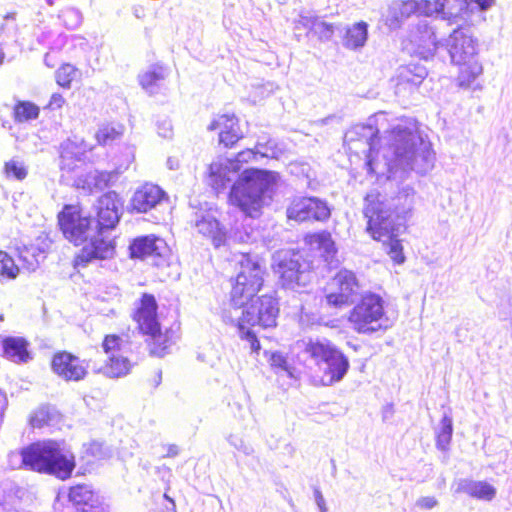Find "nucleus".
<instances>
[{
  "instance_id": "61",
  "label": "nucleus",
  "mask_w": 512,
  "mask_h": 512,
  "mask_svg": "<svg viewBox=\"0 0 512 512\" xmlns=\"http://www.w3.org/2000/svg\"><path fill=\"white\" fill-rule=\"evenodd\" d=\"M168 167L171 170H175L179 168V162L177 159L169 158L167 161Z\"/></svg>"
},
{
  "instance_id": "41",
  "label": "nucleus",
  "mask_w": 512,
  "mask_h": 512,
  "mask_svg": "<svg viewBox=\"0 0 512 512\" xmlns=\"http://www.w3.org/2000/svg\"><path fill=\"white\" fill-rule=\"evenodd\" d=\"M382 233L384 234L380 237L379 240H382L383 237H387V242L385 243L387 254L390 256L394 263H404L405 256L403 253V246L401 241L392 235V225L390 226L388 233H385L384 230H382Z\"/></svg>"
},
{
  "instance_id": "44",
  "label": "nucleus",
  "mask_w": 512,
  "mask_h": 512,
  "mask_svg": "<svg viewBox=\"0 0 512 512\" xmlns=\"http://www.w3.org/2000/svg\"><path fill=\"white\" fill-rule=\"evenodd\" d=\"M17 121L24 122L36 119L39 115V107L32 102H19L14 108Z\"/></svg>"
},
{
  "instance_id": "6",
  "label": "nucleus",
  "mask_w": 512,
  "mask_h": 512,
  "mask_svg": "<svg viewBox=\"0 0 512 512\" xmlns=\"http://www.w3.org/2000/svg\"><path fill=\"white\" fill-rule=\"evenodd\" d=\"M348 322L357 333L371 335L390 329L394 319L386 311L385 301L381 296L367 293L350 311Z\"/></svg>"
},
{
  "instance_id": "39",
  "label": "nucleus",
  "mask_w": 512,
  "mask_h": 512,
  "mask_svg": "<svg viewBox=\"0 0 512 512\" xmlns=\"http://www.w3.org/2000/svg\"><path fill=\"white\" fill-rule=\"evenodd\" d=\"M8 465L12 469L27 468L33 471V450L32 444L8 454Z\"/></svg>"
},
{
  "instance_id": "33",
  "label": "nucleus",
  "mask_w": 512,
  "mask_h": 512,
  "mask_svg": "<svg viewBox=\"0 0 512 512\" xmlns=\"http://www.w3.org/2000/svg\"><path fill=\"white\" fill-rule=\"evenodd\" d=\"M47 248L48 244L45 241L41 244L25 245L19 248V259L27 270L35 271L45 259Z\"/></svg>"
},
{
  "instance_id": "51",
  "label": "nucleus",
  "mask_w": 512,
  "mask_h": 512,
  "mask_svg": "<svg viewBox=\"0 0 512 512\" xmlns=\"http://www.w3.org/2000/svg\"><path fill=\"white\" fill-rule=\"evenodd\" d=\"M258 155L257 149H246L237 154L235 159H230L234 161L237 166L240 167L243 163H248L255 159Z\"/></svg>"
},
{
  "instance_id": "23",
  "label": "nucleus",
  "mask_w": 512,
  "mask_h": 512,
  "mask_svg": "<svg viewBox=\"0 0 512 512\" xmlns=\"http://www.w3.org/2000/svg\"><path fill=\"white\" fill-rule=\"evenodd\" d=\"M167 199V195L158 185L146 183L133 194L130 205L139 213H146Z\"/></svg>"
},
{
  "instance_id": "19",
  "label": "nucleus",
  "mask_w": 512,
  "mask_h": 512,
  "mask_svg": "<svg viewBox=\"0 0 512 512\" xmlns=\"http://www.w3.org/2000/svg\"><path fill=\"white\" fill-rule=\"evenodd\" d=\"M91 146L82 138L74 136L60 145V169L67 173L73 172L78 163H82Z\"/></svg>"
},
{
  "instance_id": "45",
  "label": "nucleus",
  "mask_w": 512,
  "mask_h": 512,
  "mask_svg": "<svg viewBox=\"0 0 512 512\" xmlns=\"http://www.w3.org/2000/svg\"><path fill=\"white\" fill-rule=\"evenodd\" d=\"M19 268L12 257L6 252L0 251V279L12 280L17 277Z\"/></svg>"
},
{
  "instance_id": "24",
  "label": "nucleus",
  "mask_w": 512,
  "mask_h": 512,
  "mask_svg": "<svg viewBox=\"0 0 512 512\" xmlns=\"http://www.w3.org/2000/svg\"><path fill=\"white\" fill-rule=\"evenodd\" d=\"M239 169L230 159H218L210 164L207 181L215 190L224 189Z\"/></svg>"
},
{
  "instance_id": "34",
  "label": "nucleus",
  "mask_w": 512,
  "mask_h": 512,
  "mask_svg": "<svg viewBox=\"0 0 512 512\" xmlns=\"http://www.w3.org/2000/svg\"><path fill=\"white\" fill-rule=\"evenodd\" d=\"M167 70L161 65H153L146 71L139 74L138 79L141 87L148 93H155L161 82L166 78Z\"/></svg>"
},
{
  "instance_id": "12",
  "label": "nucleus",
  "mask_w": 512,
  "mask_h": 512,
  "mask_svg": "<svg viewBox=\"0 0 512 512\" xmlns=\"http://www.w3.org/2000/svg\"><path fill=\"white\" fill-rule=\"evenodd\" d=\"M102 348L106 358L102 365L95 366L96 371L111 378L126 376L132 368V363L125 355L128 349L125 340L117 335H107Z\"/></svg>"
},
{
  "instance_id": "58",
  "label": "nucleus",
  "mask_w": 512,
  "mask_h": 512,
  "mask_svg": "<svg viewBox=\"0 0 512 512\" xmlns=\"http://www.w3.org/2000/svg\"><path fill=\"white\" fill-rule=\"evenodd\" d=\"M495 0H475L478 7L481 9H488L494 4Z\"/></svg>"
},
{
  "instance_id": "42",
  "label": "nucleus",
  "mask_w": 512,
  "mask_h": 512,
  "mask_svg": "<svg viewBox=\"0 0 512 512\" xmlns=\"http://www.w3.org/2000/svg\"><path fill=\"white\" fill-rule=\"evenodd\" d=\"M453 425L452 418L448 415H444L441 422L440 428L437 432L436 446L442 451H447L452 439Z\"/></svg>"
},
{
  "instance_id": "35",
  "label": "nucleus",
  "mask_w": 512,
  "mask_h": 512,
  "mask_svg": "<svg viewBox=\"0 0 512 512\" xmlns=\"http://www.w3.org/2000/svg\"><path fill=\"white\" fill-rule=\"evenodd\" d=\"M4 355L15 363L26 362L29 359L27 342L20 337H9L3 341Z\"/></svg>"
},
{
  "instance_id": "59",
  "label": "nucleus",
  "mask_w": 512,
  "mask_h": 512,
  "mask_svg": "<svg viewBox=\"0 0 512 512\" xmlns=\"http://www.w3.org/2000/svg\"><path fill=\"white\" fill-rule=\"evenodd\" d=\"M178 453H179V449L176 445L172 444L167 447V452H166L167 457H175L178 455Z\"/></svg>"
},
{
  "instance_id": "62",
  "label": "nucleus",
  "mask_w": 512,
  "mask_h": 512,
  "mask_svg": "<svg viewBox=\"0 0 512 512\" xmlns=\"http://www.w3.org/2000/svg\"><path fill=\"white\" fill-rule=\"evenodd\" d=\"M74 40L78 42L79 45H88L87 41L85 38L83 37H80V36H75L74 37Z\"/></svg>"
},
{
  "instance_id": "26",
  "label": "nucleus",
  "mask_w": 512,
  "mask_h": 512,
  "mask_svg": "<svg viewBox=\"0 0 512 512\" xmlns=\"http://www.w3.org/2000/svg\"><path fill=\"white\" fill-rule=\"evenodd\" d=\"M131 256L137 258H161L167 251L165 241L159 237L144 236L135 239L130 246Z\"/></svg>"
},
{
  "instance_id": "38",
  "label": "nucleus",
  "mask_w": 512,
  "mask_h": 512,
  "mask_svg": "<svg viewBox=\"0 0 512 512\" xmlns=\"http://www.w3.org/2000/svg\"><path fill=\"white\" fill-rule=\"evenodd\" d=\"M146 335L151 337V353L162 357L166 353V350L173 343L172 337L168 331L162 332L160 325L156 327V331L146 332Z\"/></svg>"
},
{
  "instance_id": "53",
  "label": "nucleus",
  "mask_w": 512,
  "mask_h": 512,
  "mask_svg": "<svg viewBox=\"0 0 512 512\" xmlns=\"http://www.w3.org/2000/svg\"><path fill=\"white\" fill-rule=\"evenodd\" d=\"M437 505H438V501L433 496L420 497L416 501V506L419 507L420 509H424V510H431V509L435 508Z\"/></svg>"
},
{
  "instance_id": "22",
  "label": "nucleus",
  "mask_w": 512,
  "mask_h": 512,
  "mask_svg": "<svg viewBox=\"0 0 512 512\" xmlns=\"http://www.w3.org/2000/svg\"><path fill=\"white\" fill-rule=\"evenodd\" d=\"M52 369L65 380L79 381L87 374V366L78 357L62 352L53 357Z\"/></svg>"
},
{
  "instance_id": "25",
  "label": "nucleus",
  "mask_w": 512,
  "mask_h": 512,
  "mask_svg": "<svg viewBox=\"0 0 512 512\" xmlns=\"http://www.w3.org/2000/svg\"><path fill=\"white\" fill-rule=\"evenodd\" d=\"M133 317L144 334L156 331V327L160 324L157 319V303L155 298L152 295L144 294Z\"/></svg>"
},
{
  "instance_id": "13",
  "label": "nucleus",
  "mask_w": 512,
  "mask_h": 512,
  "mask_svg": "<svg viewBox=\"0 0 512 512\" xmlns=\"http://www.w3.org/2000/svg\"><path fill=\"white\" fill-rule=\"evenodd\" d=\"M195 228L198 233L209 238L215 248L228 245L231 241L246 243L251 239V234L248 231L242 232L236 227L227 234L211 212L198 215L195 220Z\"/></svg>"
},
{
  "instance_id": "28",
  "label": "nucleus",
  "mask_w": 512,
  "mask_h": 512,
  "mask_svg": "<svg viewBox=\"0 0 512 512\" xmlns=\"http://www.w3.org/2000/svg\"><path fill=\"white\" fill-rule=\"evenodd\" d=\"M305 242L313 251H319L320 256L328 265L336 261L337 248L330 233L322 231L306 236Z\"/></svg>"
},
{
  "instance_id": "40",
  "label": "nucleus",
  "mask_w": 512,
  "mask_h": 512,
  "mask_svg": "<svg viewBox=\"0 0 512 512\" xmlns=\"http://www.w3.org/2000/svg\"><path fill=\"white\" fill-rule=\"evenodd\" d=\"M3 172L7 179L22 181L28 175V166L21 158L13 157L5 162Z\"/></svg>"
},
{
  "instance_id": "17",
  "label": "nucleus",
  "mask_w": 512,
  "mask_h": 512,
  "mask_svg": "<svg viewBox=\"0 0 512 512\" xmlns=\"http://www.w3.org/2000/svg\"><path fill=\"white\" fill-rule=\"evenodd\" d=\"M406 48L423 59H429L434 56L438 48V42L434 29L426 20L419 22L410 31Z\"/></svg>"
},
{
  "instance_id": "4",
  "label": "nucleus",
  "mask_w": 512,
  "mask_h": 512,
  "mask_svg": "<svg viewBox=\"0 0 512 512\" xmlns=\"http://www.w3.org/2000/svg\"><path fill=\"white\" fill-rule=\"evenodd\" d=\"M416 203V191L411 185H402L394 196L386 203L384 197L373 190L365 197L364 215L367 218V231L374 239H380L388 233L392 224L391 217L395 215L399 219L411 216Z\"/></svg>"
},
{
  "instance_id": "60",
  "label": "nucleus",
  "mask_w": 512,
  "mask_h": 512,
  "mask_svg": "<svg viewBox=\"0 0 512 512\" xmlns=\"http://www.w3.org/2000/svg\"><path fill=\"white\" fill-rule=\"evenodd\" d=\"M316 502L319 508L324 512L325 511V501L323 496L320 494V492H317L316 495Z\"/></svg>"
},
{
  "instance_id": "63",
  "label": "nucleus",
  "mask_w": 512,
  "mask_h": 512,
  "mask_svg": "<svg viewBox=\"0 0 512 512\" xmlns=\"http://www.w3.org/2000/svg\"><path fill=\"white\" fill-rule=\"evenodd\" d=\"M44 62H45V64H46L48 67H53V66H54V62H52V61H51V59H50V55H49V54H46V55H45Z\"/></svg>"
},
{
  "instance_id": "7",
  "label": "nucleus",
  "mask_w": 512,
  "mask_h": 512,
  "mask_svg": "<svg viewBox=\"0 0 512 512\" xmlns=\"http://www.w3.org/2000/svg\"><path fill=\"white\" fill-rule=\"evenodd\" d=\"M451 61L459 66L458 82L469 87L482 73V66L476 59V42L465 29H455L447 40Z\"/></svg>"
},
{
  "instance_id": "54",
  "label": "nucleus",
  "mask_w": 512,
  "mask_h": 512,
  "mask_svg": "<svg viewBox=\"0 0 512 512\" xmlns=\"http://www.w3.org/2000/svg\"><path fill=\"white\" fill-rule=\"evenodd\" d=\"M158 134L164 138H169L172 135V124L169 120H165L158 124Z\"/></svg>"
},
{
  "instance_id": "31",
  "label": "nucleus",
  "mask_w": 512,
  "mask_h": 512,
  "mask_svg": "<svg viewBox=\"0 0 512 512\" xmlns=\"http://www.w3.org/2000/svg\"><path fill=\"white\" fill-rule=\"evenodd\" d=\"M368 27L364 21L348 25L342 37L343 47L352 51L361 50L368 40Z\"/></svg>"
},
{
  "instance_id": "14",
  "label": "nucleus",
  "mask_w": 512,
  "mask_h": 512,
  "mask_svg": "<svg viewBox=\"0 0 512 512\" xmlns=\"http://www.w3.org/2000/svg\"><path fill=\"white\" fill-rule=\"evenodd\" d=\"M66 499L80 512H108L103 499L86 484L73 486L68 492L60 491L55 506Z\"/></svg>"
},
{
  "instance_id": "5",
  "label": "nucleus",
  "mask_w": 512,
  "mask_h": 512,
  "mask_svg": "<svg viewBox=\"0 0 512 512\" xmlns=\"http://www.w3.org/2000/svg\"><path fill=\"white\" fill-rule=\"evenodd\" d=\"M33 471L55 476L60 480L71 477L75 456L62 441L44 440L32 444Z\"/></svg>"
},
{
  "instance_id": "9",
  "label": "nucleus",
  "mask_w": 512,
  "mask_h": 512,
  "mask_svg": "<svg viewBox=\"0 0 512 512\" xmlns=\"http://www.w3.org/2000/svg\"><path fill=\"white\" fill-rule=\"evenodd\" d=\"M279 307L276 299L271 295H263L256 300L254 298L246 305L230 307L223 313L226 323H243L254 327L259 325L263 328L275 327Z\"/></svg>"
},
{
  "instance_id": "47",
  "label": "nucleus",
  "mask_w": 512,
  "mask_h": 512,
  "mask_svg": "<svg viewBox=\"0 0 512 512\" xmlns=\"http://www.w3.org/2000/svg\"><path fill=\"white\" fill-rule=\"evenodd\" d=\"M59 17L68 29H77L83 21L82 13L72 7L64 9Z\"/></svg>"
},
{
  "instance_id": "27",
  "label": "nucleus",
  "mask_w": 512,
  "mask_h": 512,
  "mask_svg": "<svg viewBox=\"0 0 512 512\" xmlns=\"http://www.w3.org/2000/svg\"><path fill=\"white\" fill-rule=\"evenodd\" d=\"M423 2L428 0H396L389 8V14L386 17V24L390 28H396L400 21L409 17L413 13H419L426 16V9L422 7Z\"/></svg>"
},
{
  "instance_id": "30",
  "label": "nucleus",
  "mask_w": 512,
  "mask_h": 512,
  "mask_svg": "<svg viewBox=\"0 0 512 512\" xmlns=\"http://www.w3.org/2000/svg\"><path fill=\"white\" fill-rule=\"evenodd\" d=\"M113 177V174L106 171L90 170L82 173L74 180V185L78 189L86 192H93L94 190H101L106 188Z\"/></svg>"
},
{
  "instance_id": "56",
  "label": "nucleus",
  "mask_w": 512,
  "mask_h": 512,
  "mask_svg": "<svg viewBox=\"0 0 512 512\" xmlns=\"http://www.w3.org/2000/svg\"><path fill=\"white\" fill-rule=\"evenodd\" d=\"M87 452L91 453L96 458H101L103 456L102 445L100 443L93 442L88 446Z\"/></svg>"
},
{
  "instance_id": "49",
  "label": "nucleus",
  "mask_w": 512,
  "mask_h": 512,
  "mask_svg": "<svg viewBox=\"0 0 512 512\" xmlns=\"http://www.w3.org/2000/svg\"><path fill=\"white\" fill-rule=\"evenodd\" d=\"M270 364L273 368L279 369L287 373L288 376L292 377V371L287 364L286 358L279 352H274L270 356Z\"/></svg>"
},
{
  "instance_id": "3",
  "label": "nucleus",
  "mask_w": 512,
  "mask_h": 512,
  "mask_svg": "<svg viewBox=\"0 0 512 512\" xmlns=\"http://www.w3.org/2000/svg\"><path fill=\"white\" fill-rule=\"evenodd\" d=\"M279 175L273 171L246 169L234 182L229 193V202L246 216L259 217L262 209L270 203Z\"/></svg>"
},
{
  "instance_id": "18",
  "label": "nucleus",
  "mask_w": 512,
  "mask_h": 512,
  "mask_svg": "<svg viewBox=\"0 0 512 512\" xmlns=\"http://www.w3.org/2000/svg\"><path fill=\"white\" fill-rule=\"evenodd\" d=\"M287 216L300 222L310 219L322 221L329 218L330 209L325 202L317 198H297L288 207Z\"/></svg>"
},
{
  "instance_id": "29",
  "label": "nucleus",
  "mask_w": 512,
  "mask_h": 512,
  "mask_svg": "<svg viewBox=\"0 0 512 512\" xmlns=\"http://www.w3.org/2000/svg\"><path fill=\"white\" fill-rule=\"evenodd\" d=\"M455 492L466 493L473 498L483 501H491L496 496V488L488 482L470 479L459 480Z\"/></svg>"
},
{
  "instance_id": "57",
  "label": "nucleus",
  "mask_w": 512,
  "mask_h": 512,
  "mask_svg": "<svg viewBox=\"0 0 512 512\" xmlns=\"http://www.w3.org/2000/svg\"><path fill=\"white\" fill-rule=\"evenodd\" d=\"M118 295H119L118 288L115 287V286H112V287H110L109 292H107V296L100 294L99 297L102 300L106 301V300H110V299L116 298Z\"/></svg>"
},
{
  "instance_id": "10",
  "label": "nucleus",
  "mask_w": 512,
  "mask_h": 512,
  "mask_svg": "<svg viewBox=\"0 0 512 512\" xmlns=\"http://www.w3.org/2000/svg\"><path fill=\"white\" fill-rule=\"evenodd\" d=\"M239 265L240 270L231 290V307L241 308L260 291L264 281V267L258 259L248 254L241 255Z\"/></svg>"
},
{
  "instance_id": "15",
  "label": "nucleus",
  "mask_w": 512,
  "mask_h": 512,
  "mask_svg": "<svg viewBox=\"0 0 512 512\" xmlns=\"http://www.w3.org/2000/svg\"><path fill=\"white\" fill-rule=\"evenodd\" d=\"M422 7L426 9V16H437L448 21L464 19L469 12L482 10L475 0H428L422 3Z\"/></svg>"
},
{
  "instance_id": "48",
  "label": "nucleus",
  "mask_w": 512,
  "mask_h": 512,
  "mask_svg": "<svg viewBox=\"0 0 512 512\" xmlns=\"http://www.w3.org/2000/svg\"><path fill=\"white\" fill-rule=\"evenodd\" d=\"M233 325L237 327L239 336L242 339L247 340L250 344L251 350L257 353L261 346L255 333L252 331V326L243 323H234Z\"/></svg>"
},
{
  "instance_id": "2",
  "label": "nucleus",
  "mask_w": 512,
  "mask_h": 512,
  "mask_svg": "<svg viewBox=\"0 0 512 512\" xmlns=\"http://www.w3.org/2000/svg\"><path fill=\"white\" fill-rule=\"evenodd\" d=\"M60 228L70 242L80 245L89 240L77 255L76 264H86L94 259H109L115 253L111 241L105 240L101 232L95 233L90 217L83 215L77 205H66L58 215Z\"/></svg>"
},
{
  "instance_id": "50",
  "label": "nucleus",
  "mask_w": 512,
  "mask_h": 512,
  "mask_svg": "<svg viewBox=\"0 0 512 512\" xmlns=\"http://www.w3.org/2000/svg\"><path fill=\"white\" fill-rule=\"evenodd\" d=\"M49 421V413L45 408L37 410L30 418V423L35 428L46 425Z\"/></svg>"
},
{
  "instance_id": "55",
  "label": "nucleus",
  "mask_w": 512,
  "mask_h": 512,
  "mask_svg": "<svg viewBox=\"0 0 512 512\" xmlns=\"http://www.w3.org/2000/svg\"><path fill=\"white\" fill-rule=\"evenodd\" d=\"M3 20H4V23L1 26L2 30H5L6 27L13 28L15 26L16 14L14 12H9L4 16Z\"/></svg>"
},
{
  "instance_id": "43",
  "label": "nucleus",
  "mask_w": 512,
  "mask_h": 512,
  "mask_svg": "<svg viewBox=\"0 0 512 512\" xmlns=\"http://www.w3.org/2000/svg\"><path fill=\"white\" fill-rule=\"evenodd\" d=\"M79 75L80 72L75 66L66 63L58 68L55 77L58 85H60L63 88L69 89L71 87L72 82L75 79H77Z\"/></svg>"
},
{
  "instance_id": "16",
  "label": "nucleus",
  "mask_w": 512,
  "mask_h": 512,
  "mask_svg": "<svg viewBox=\"0 0 512 512\" xmlns=\"http://www.w3.org/2000/svg\"><path fill=\"white\" fill-rule=\"evenodd\" d=\"M332 289L327 293L326 300L330 306L343 307L354 301L359 285L356 276L348 270L339 271L332 281Z\"/></svg>"
},
{
  "instance_id": "46",
  "label": "nucleus",
  "mask_w": 512,
  "mask_h": 512,
  "mask_svg": "<svg viewBox=\"0 0 512 512\" xmlns=\"http://www.w3.org/2000/svg\"><path fill=\"white\" fill-rule=\"evenodd\" d=\"M258 155L267 158H279L284 153L282 145L274 140H268L266 143L258 142L256 144Z\"/></svg>"
},
{
  "instance_id": "21",
  "label": "nucleus",
  "mask_w": 512,
  "mask_h": 512,
  "mask_svg": "<svg viewBox=\"0 0 512 512\" xmlns=\"http://www.w3.org/2000/svg\"><path fill=\"white\" fill-rule=\"evenodd\" d=\"M207 129L218 131L219 143L225 147H231L242 138L238 118L234 114L216 115Z\"/></svg>"
},
{
  "instance_id": "36",
  "label": "nucleus",
  "mask_w": 512,
  "mask_h": 512,
  "mask_svg": "<svg viewBox=\"0 0 512 512\" xmlns=\"http://www.w3.org/2000/svg\"><path fill=\"white\" fill-rule=\"evenodd\" d=\"M124 133V126L118 123L101 124L95 133L99 145H110L119 140Z\"/></svg>"
},
{
  "instance_id": "32",
  "label": "nucleus",
  "mask_w": 512,
  "mask_h": 512,
  "mask_svg": "<svg viewBox=\"0 0 512 512\" xmlns=\"http://www.w3.org/2000/svg\"><path fill=\"white\" fill-rule=\"evenodd\" d=\"M305 28L313 32L322 41H328L332 38L335 28L333 24L322 21L317 16L311 14H301L296 21L295 29Z\"/></svg>"
},
{
  "instance_id": "1",
  "label": "nucleus",
  "mask_w": 512,
  "mask_h": 512,
  "mask_svg": "<svg viewBox=\"0 0 512 512\" xmlns=\"http://www.w3.org/2000/svg\"><path fill=\"white\" fill-rule=\"evenodd\" d=\"M388 114L379 112L368 125H357L345 135L349 149L358 143L369 147L366 165L378 178L402 179L408 172L424 175L435 164V153L430 141L412 118L397 119L388 129Z\"/></svg>"
},
{
  "instance_id": "8",
  "label": "nucleus",
  "mask_w": 512,
  "mask_h": 512,
  "mask_svg": "<svg viewBox=\"0 0 512 512\" xmlns=\"http://www.w3.org/2000/svg\"><path fill=\"white\" fill-rule=\"evenodd\" d=\"M304 351L322 372L321 382L324 385L339 382L348 371V359L326 339L309 340L305 343Z\"/></svg>"
},
{
  "instance_id": "11",
  "label": "nucleus",
  "mask_w": 512,
  "mask_h": 512,
  "mask_svg": "<svg viewBox=\"0 0 512 512\" xmlns=\"http://www.w3.org/2000/svg\"><path fill=\"white\" fill-rule=\"evenodd\" d=\"M301 260L300 253L293 250H280L273 255L272 266L284 288L298 290L310 282L308 265Z\"/></svg>"
},
{
  "instance_id": "20",
  "label": "nucleus",
  "mask_w": 512,
  "mask_h": 512,
  "mask_svg": "<svg viewBox=\"0 0 512 512\" xmlns=\"http://www.w3.org/2000/svg\"><path fill=\"white\" fill-rule=\"evenodd\" d=\"M98 228L112 229L120 219L122 202L115 192H108L102 195L97 202Z\"/></svg>"
},
{
  "instance_id": "64",
  "label": "nucleus",
  "mask_w": 512,
  "mask_h": 512,
  "mask_svg": "<svg viewBox=\"0 0 512 512\" xmlns=\"http://www.w3.org/2000/svg\"><path fill=\"white\" fill-rule=\"evenodd\" d=\"M3 58H4V53H3V52H2V50L0 49V64L2 63Z\"/></svg>"
},
{
  "instance_id": "37",
  "label": "nucleus",
  "mask_w": 512,
  "mask_h": 512,
  "mask_svg": "<svg viewBox=\"0 0 512 512\" xmlns=\"http://www.w3.org/2000/svg\"><path fill=\"white\" fill-rule=\"evenodd\" d=\"M426 75V69L420 65L409 64L401 66L397 70V79L399 83H407L415 86L420 84Z\"/></svg>"
},
{
  "instance_id": "52",
  "label": "nucleus",
  "mask_w": 512,
  "mask_h": 512,
  "mask_svg": "<svg viewBox=\"0 0 512 512\" xmlns=\"http://www.w3.org/2000/svg\"><path fill=\"white\" fill-rule=\"evenodd\" d=\"M66 103L65 98L60 93H54L51 95L50 100L47 104L49 110L55 111L61 109Z\"/></svg>"
}]
</instances>
